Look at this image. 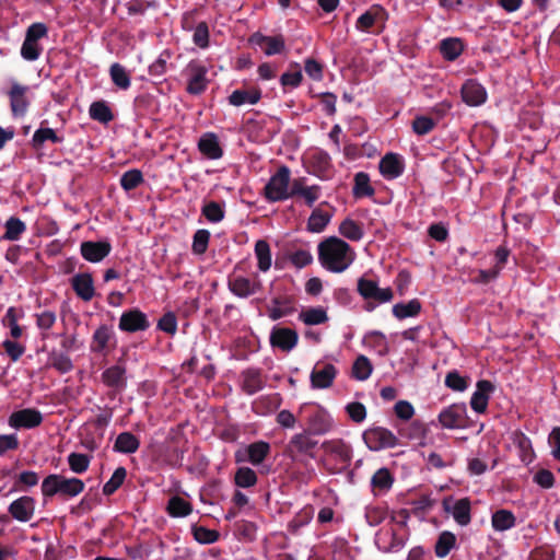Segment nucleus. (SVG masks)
<instances>
[{
    "label": "nucleus",
    "instance_id": "bb28decb",
    "mask_svg": "<svg viewBox=\"0 0 560 560\" xmlns=\"http://www.w3.org/2000/svg\"><path fill=\"white\" fill-rule=\"evenodd\" d=\"M198 149L210 160L220 159L223 154L218 137L214 133L203 135L198 142Z\"/></svg>",
    "mask_w": 560,
    "mask_h": 560
},
{
    "label": "nucleus",
    "instance_id": "864d4df0",
    "mask_svg": "<svg viewBox=\"0 0 560 560\" xmlns=\"http://www.w3.org/2000/svg\"><path fill=\"white\" fill-rule=\"evenodd\" d=\"M143 183V175L140 170L133 168L125 172L120 177V185L126 190H132Z\"/></svg>",
    "mask_w": 560,
    "mask_h": 560
},
{
    "label": "nucleus",
    "instance_id": "4d7b16f0",
    "mask_svg": "<svg viewBox=\"0 0 560 560\" xmlns=\"http://www.w3.org/2000/svg\"><path fill=\"white\" fill-rule=\"evenodd\" d=\"M210 32L209 26L206 22H199L192 33V42L196 46L201 49L209 47Z\"/></svg>",
    "mask_w": 560,
    "mask_h": 560
},
{
    "label": "nucleus",
    "instance_id": "ddd939ff",
    "mask_svg": "<svg viewBox=\"0 0 560 560\" xmlns=\"http://www.w3.org/2000/svg\"><path fill=\"white\" fill-rule=\"evenodd\" d=\"M8 422L13 429H33L42 424L43 415L37 409L25 408L12 412Z\"/></svg>",
    "mask_w": 560,
    "mask_h": 560
},
{
    "label": "nucleus",
    "instance_id": "c85d7f7f",
    "mask_svg": "<svg viewBox=\"0 0 560 560\" xmlns=\"http://www.w3.org/2000/svg\"><path fill=\"white\" fill-rule=\"evenodd\" d=\"M311 434L308 430L294 434L289 442V451L291 453L308 454L317 445Z\"/></svg>",
    "mask_w": 560,
    "mask_h": 560
},
{
    "label": "nucleus",
    "instance_id": "cd10ccee",
    "mask_svg": "<svg viewBox=\"0 0 560 560\" xmlns=\"http://www.w3.org/2000/svg\"><path fill=\"white\" fill-rule=\"evenodd\" d=\"M102 382L112 388L122 389L126 386V370L121 365H113L102 373Z\"/></svg>",
    "mask_w": 560,
    "mask_h": 560
},
{
    "label": "nucleus",
    "instance_id": "f03ea898",
    "mask_svg": "<svg viewBox=\"0 0 560 560\" xmlns=\"http://www.w3.org/2000/svg\"><path fill=\"white\" fill-rule=\"evenodd\" d=\"M84 482L79 478H67L61 475L51 474L42 482V493L44 497H54L61 494L73 498L84 490Z\"/></svg>",
    "mask_w": 560,
    "mask_h": 560
},
{
    "label": "nucleus",
    "instance_id": "c9c22d12",
    "mask_svg": "<svg viewBox=\"0 0 560 560\" xmlns=\"http://www.w3.org/2000/svg\"><path fill=\"white\" fill-rule=\"evenodd\" d=\"M331 217L332 214L328 211L319 208L314 209L307 220V230L312 233L323 232L330 222Z\"/></svg>",
    "mask_w": 560,
    "mask_h": 560
},
{
    "label": "nucleus",
    "instance_id": "4be33fe9",
    "mask_svg": "<svg viewBox=\"0 0 560 560\" xmlns=\"http://www.w3.org/2000/svg\"><path fill=\"white\" fill-rule=\"evenodd\" d=\"M462 98L469 106H479L486 102L487 92L477 81L468 80L462 86Z\"/></svg>",
    "mask_w": 560,
    "mask_h": 560
},
{
    "label": "nucleus",
    "instance_id": "c756f323",
    "mask_svg": "<svg viewBox=\"0 0 560 560\" xmlns=\"http://www.w3.org/2000/svg\"><path fill=\"white\" fill-rule=\"evenodd\" d=\"M299 319L307 326H314L327 323L329 317L324 307L315 306L301 311Z\"/></svg>",
    "mask_w": 560,
    "mask_h": 560
},
{
    "label": "nucleus",
    "instance_id": "37998d69",
    "mask_svg": "<svg viewBox=\"0 0 560 560\" xmlns=\"http://www.w3.org/2000/svg\"><path fill=\"white\" fill-rule=\"evenodd\" d=\"M110 79L114 84L121 89L128 90L131 84L130 74L127 72L124 66L120 63H113L109 69Z\"/></svg>",
    "mask_w": 560,
    "mask_h": 560
},
{
    "label": "nucleus",
    "instance_id": "052dcab7",
    "mask_svg": "<svg viewBox=\"0 0 560 560\" xmlns=\"http://www.w3.org/2000/svg\"><path fill=\"white\" fill-rule=\"evenodd\" d=\"M127 471L124 467H118L110 479L104 485L103 493L106 495L113 494L124 482Z\"/></svg>",
    "mask_w": 560,
    "mask_h": 560
},
{
    "label": "nucleus",
    "instance_id": "a211bd4d",
    "mask_svg": "<svg viewBox=\"0 0 560 560\" xmlns=\"http://www.w3.org/2000/svg\"><path fill=\"white\" fill-rule=\"evenodd\" d=\"M299 336L294 329L287 327H273L270 332V343L282 351H291L298 343Z\"/></svg>",
    "mask_w": 560,
    "mask_h": 560
},
{
    "label": "nucleus",
    "instance_id": "58836bf2",
    "mask_svg": "<svg viewBox=\"0 0 560 560\" xmlns=\"http://www.w3.org/2000/svg\"><path fill=\"white\" fill-rule=\"evenodd\" d=\"M114 339V332L107 326H101L93 335V351L103 353Z\"/></svg>",
    "mask_w": 560,
    "mask_h": 560
},
{
    "label": "nucleus",
    "instance_id": "8fccbe9b",
    "mask_svg": "<svg viewBox=\"0 0 560 560\" xmlns=\"http://www.w3.org/2000/svg\"><path fill=\"white\" fill-rule=\"evenodd\" d=\"M32 141L35 148H40L45 141L60 143L63 141V138L59 137L51 128H39L34 132Z\"/></svg>",
    "mask_w": 560,
    "mask_h": 560
},
{
    "label": "nucleus",
    "instance_id": "6ab92c4d",
    "mask_svg": "<svg viewBox=\"0 0 560 560\" xmlns=\"http://www.w3.org/2000/svg\"><path fill=\"white\" fill-rule=\"evenodd\" d=\"M380 172L386 179H395L405 171V161L397 153H386L380 161Z\"/></svg>",
    "mask_w": 560,
    "mask_h": 560
},
{
    "label": "nucleus",
    "instance_id": "5701e85b",
    "mask_svg": "<svg viewBox=\"0 0 560 560\" xmlns=\"http://www.w3.org/2000/svg\"><path fill=\"white\" fill-rule=\"evenodd\" d=\"M71 285L75 294L85 302L91 301L95 295L94 281L92 276L88 272L73 276Z\"/></svg>",
    "mask_w": 560,
    "mask_h": 560
},
{
    "label": "nucleus",
    "instance_id": "de8ad7c7",
    "mask_svg": "<svg viewBox=\"0 0 560 560\" xmlns=\"http://www.w3.org/2000/svg\"><path fill=\"white\" fill-rule=\"evenodd\" d=\"M90 117L93 120L107 124L113 119V114L110 108L107 106L105 102H94L91 104L89 109Z\"/></svg>",
    "mask_w": 560,
    "mask_h": 560
},
{
    "label": "nucleus",
    "instance_id": "c03bdc74",
    "mask_svg": "<svg viewBox=\"0 0 560 560\" xmlns=\"http://www.w3.org/2000/svg\"><path fill=\"white\" fill-rule=\"evenodd\" d=\"M456 544V537L451 532H442L438 538V541L435 544V555L439 558L446 557L451 550L455 547Z\"/></svg>",
    "mask_w": 560,
    "mask_h": 560
},
{
    "label": "nucleus",
    "instance_id": "09e8293b",
    "mask_svg": "<svg viewBox=\"0 0 560 560\" xmlns=\"http://www.w3.org/2000/svg\"><path fill=\"white\" fill-rule=\"evenodd\" d=\"M463 51V44L458 38H446L441 42V54L446 60H455Z\"/></svg>",
    "mask_w": 560,
    "mask_h": 560
},
{
    "label": "nucleus",
    "instance_id": "4c0bfd02",
    "mask_svg": "<svg viewBox=\"0 0 560 560\" xmlns=\"http://www.w3.org/2000/svg\"><path fill=\"white\" fill-rule=\"evenodd\" d=\"M491 524L494 530L504 532L515 526V516L509 510H498L491 517Z\"/></svg>",
    "mask_w": 560,
    "mask_h": 560
},
{
    "label": "nucleus",
    "instance_id": "13d9d810",
    "mask_svg": "<svg viewBox=\"0 0 560 560\" xmlns=\"http://www.w3.org/2000/svg\"><path fill=\"white\" fill-rule=\"evenodd\" d=\"M313 518V512L310 509L301 510L289 522L288 529L292 534H296L302 527L307 525Z\"/></svg>",
    "mask_w": 560,
    "mask_h": 560
},
{
    "label": "nucleus",
    "instance_id": "7ed1b4c3",
    "mask_svg": "<svg viewBox=\"0 0 560 560\" xmlns=\"http://www.w3.org/2000/svg\"><path fill=\"white\" fill-rule=\"evenodd\" d=\"M264 191L266 199L271 202L287 200L292 197L290 168L285 165L280 166L266 184Z\"/></svg>",
    "mask_w": 560,
    "mask_h": 560
},
{
    "label": "nucleus",
    "instance_id": "1a4fd4ad",
    "mask_svg": "<svg viewBox=\"0 0 560 560\" xmlns=\"http://www.w3.org/2000/svg\"><path fill=\"white\" fill-rule=\"evenodd\" d=\"M262 288L261 281L258 276L247 278L240 275H234L229 280L230 291L242 299L256 294Z\"/></svg>",
    "mask_w": 560,
    "mask_h": 560
},
{
    "label": "nucleus",
    "instance_id": "9b49d317",
    "mask_svg": "<svg viewBox=\"0 0 560 560\" xmlns=\"http://www.w3.org/2000/svg\"><path fill=\"white\" fill-rule=\"evenodd\" d=\"M337 369L331 363H322L318 362L315 364L311 372V386L314 389H326L329 388L336 376H337Z\"/></svg>",
    "mask_w": 560,
    "mask_h": 560
},
{
    "label": "nucleus",
    "instance_id": "6e6552de",
    "mask_svg": "<svg viewBox=\"0 0 560 560\" xmlns=\"http://www.w3.org/2000/svg\"><path fill=\"white\" fill-rule=\"evenodd\" d=\"M322 447L327 460H332L337 469L346 467L351 460V447L342 440L325 441Z\"/></svg>",
    "mask_w": 560,
    "mask_h": 560
},
{
    "label": "nucleus",
    "instance_id": "2eb2a0df",
    "mask_svg": "<svg viewBox=\"0 0 560 560\" xmlns=\"http://www.w3.org/2000/svg\"><path fill=\"white\" fill-rule=\"evenodd\" d=\"M149 320L138 308L124 312L119 319V329L127 332L142 331L149 328Z\"/></svg>",
    "mask_w": 560,
    "mask_h": 560
},
{
    "label": "nucleus",
    "instance_id": "680f3d73",
    "mask_svg": "<svg viewBox=\"0 0 560 560\" xmlns=\"http://www.w3.org/2000/svg\"><path fill=\"white\" fill-rule=\"evenodd\" d=\"M436 126V120L428 116H416L412 121V130L419 136L431 132Z\"/></svg>",
    "mask_w": 560,
    "mask_h": 560
},
{
    "label": "nucleus",
    "instance_id": "79ce46f5",
    "mask_svg": "<svg viewBox=\"0 0 560 560\" xmlns=\"http://www.w3.org/2000/svg\"><path fill=\"white\" fill-rule=\"evenodd\" d=\"M5 232L3 234V238L8 241H18L21 238L22 234L26 231L25 223L15 217H10L5 224Z\"/></svg>",
    "mask_w": 560,
    "mask_h": 560
},
{
    "label": "nucleus",
    "instance_id": "f8f14e48",
    "mask_svg": "<svg viewBox=\"0 0 560 560\" xmlns=\"http://www.w3.org/2000/svg\"><path fill=\"white\" fill-rule=\"evenodd\" d=\"M467 419L465 404H453L443 409L439 415V421L445 429L464 428Z\"/></svg>",
    "mask_w": 560,
    "mask_h": 560
},
{
    "label": "nucleus",
    "instance_id": "774afa93",
    "mask_svg": "<svg viewBox=\"0 0 560 560\" xmlns=\"http://www.w3.org/2000/svg\"><path fill=\"white\" fill-rule=\"evenodd\" d=\"M548 444L551 450V456L560 462V427H556L551 430L548 436Z\"/></svg>",
    "mask_w": 560,
    "mask_h": 560
},
{
    "label": "nucleus",
    "instance_id": "bf43d9fd",
    "mask_svg": "<svg viewBox=\"0 0 560 560\" xmlns=\"http://www.w3.org/2000/svg\"><path fill=\"white\" fill-rule=\"evenodd\" d=\"M43 47L39 43L24 38L21 47V56L27 61H35L42 55Z\"/></svg>",
    "mask_w": 560,
    "mask_h": 560
},
{
    "label": "nucleus",
    "instance_id": "4468645a",
    "mask_svg": "<svg viewBox=\"0 0 560 560\" xmlns=\"http://www.w3.org/2000/svg\"><path fill=\"white\" fill-rule=\"evenodd\" d=\"M35 508V499L28 495H23L11 502L8 511L14 520L26 523L34 517Z\"/></svg>",
    "mask_w": 560,
    "mask_h": 560
},
{
    "label": "nucleus",
    "instance_id": "f257e3e1",
    "mask_svg": "<svg viewBox=\"0 0 560 560\" xmlns=\"http://www.w3.org/2000/svg\"><path fill=\"white\" fill-rule=\"evenodd\" d=\"M317 249L322 267L334 273L343 272L355 259L353 248L337 236L323 240L318 244Z\"/></svg>",
    "mask_w": 560,
    "mask_h": 560
},
{
    "label": "nucleus",
    "instance_id": "f704fd0d",
    "mask_svg": "<svg viewBox=\"0 0 560 560\" xmlns=\"http://www.w3.org/2000/svg\"><path fill=\"white\" fill-rule=\"evenodd\" d=\"M261 97V93L258 90H235L229 96V103L233 106H242L245 104L254 105Z\"/></svg>",
    "mask_w": 560,
    "mask_h": 560
},
{
    "label": "nucleus",
    "instance_id": "aec40b11",
    "mask_svg": "<svg viewBox=\"0 0 560 560\" xmlns=\"http://www.w3.org/2000/svg\"><path fill=\"white\" fill-rule=\"evenodd\" d=\"M387 14L381 7H372L357 20V28L361 32H370L374 26L384 27Z\"/></svg>",
    "mask_w": 560,
    "mask_h": 560
},
{
    "label": "nucleus",
    "instance_id": "0e129e2a",
    "mask_svg": "<svg viewBox=\"0 0 560 560\" xmlns=\"http://www.w3.org/2000/svg\"><path fill=\"white\" fill-rule=\"evenodd\" d=\"M290 262L298 269L304 268L313 262V255L307 249H298L288 255Z\"/></svg>",
    "mask_w": 560,
    "mask_h": 560
},
{
    "label": "nucleus",
    "instance_id": "338daca9",
    "mask_svg": "<svg viewBox=\"0 0 560 560\" xmlns=\"http://www.w3.org/2000/svg\"><path fill=\"white\" fill-rule=\"evenodd\" d=\"M192 534L194 538L200 544H213L219 539L218 532L208 529L202 526H194Z\"/></svg>",
    "mask_w": 560,
    "mask_h": 560
},
{
    "label": "nucleus",
    "instance_id": "5fc2aeb1",
    "mask_svg": "<svg viewBox=\"0 0 560 560\" xmlns=\"http://www.w3.org/2000/svg\"><path fill=\"white\" fill-rule=\"evenodd\" d=\"M49 365L59 373H68L73 369L71 359L65 353L52 352L48 359Z\"/></svg>",
    "mask_w": 560,
    "mask_h": 560
},
{
    "label": "nucleus",
    "instance_id": "7c9ffc66",
    "mask_svg": "<svg viewBox=\"0 0 560 560\" xmlns=\"http://www.w3.org/2000/svg\"><path fill=\"white\" fill-rule=\"evenodd\" d=\"M254 252L257 259V267L259 271L267 272L272 265L270 245L265 240H259L255 244Z\"/></svg>",
    "mask_w": 560,
    "mask_h": 560
},
{
    "label": "nucleus",
    "instance_id": "b1692460",
    "mask_svg": "<svg viewBox=\"0 0 560 560\" xmlns=\"http://www.w3.org/2000/svg\"><path fill=\"white\" fill-rule=\"evenodd\" d=\"M250 42L260 46L267 56L281 54L284 50L285 44L282 36H265L259 33L250 37Z\"/></svg>",
    "mask_w": 560,
    "mask_h": 560
},
{
    "label": "nucleus",
    "instance_id": "a18cd8bd",
    "mask_svg": "<svg viewBox=\"0 0 560 560\" xmlns=\"http://www.w3.org/2000/svg\"><path fill=\"white\" fill-rule=\"evenodd\" d=\"M21 316L22 314H19L16 308L11 306L7 310L5 315L2 318L3 325L10 328V336L13 339H19L23 334L22 327L18 324Z\"/></svg>",
    "mask_w": 560,
    "mask_h": 560
},
{
    "label": "nucleus",
    "instance_id": "423d86ee",
    "mask_svg": "<svg viewBox=\"0 0 560 560\" xmlns=\"http://www.w3.org/2000/svg\"><path fill=\"white\" fill-rule=\"evenodd\" d=\"M363 440L369 450L374 452L393 448L399 445L398 436L383 427H374L365 430L363 432Z\"/></svg>",
    "mask_w": 560,
    "mask_h": 560
},
{
    "label": "nucleus",
    "instance_id": "f3484780",
    "mask_svg": "<svg viewBox=\"0 0 560 560\" xmlns=\"http://www.w3.org/2000/svg\"><path fill=\"white\" fill-rule=\"evenodd\" d=\"M443 508L445 512L451 513L453 518L460 526H466L470 522V501L467 498L453 501L451 498L444 499Z\"/></svg>",
    "mask_w": 560,
    "mask_h": 560
},
{
    "label": "nucleus",
    "instance_id": "0eeeda50",
    "mask_svg": "<svg viewBox=\"0 0 560 560\" xmlns=\"http://www.w3.org/2000/svg\"><path fill=\"white\" fill-rule=\"evenodd\" d=\"M358 292L366 301H373L377 304L390 302L394 292L390 288H380L374 280L364 277L358 280Z\"/></svg>",
    "mask_w": 560,
    "mask_h": 560
},
{
    "label": "nucleus",
    "instance_id": "49530a36",
    "mask_svg": "<svg viewBox=\"0 0 560 560\" xmlns=\"http://www.w3.org/2000/svg\"><path fill=\"white\" fill-rule=\"evenodd\" d=\"M372 371V363L365 355H359L352 365V376L358 381L368 380Z\"/></svg>",
    "mask_w": 560,
    "mask_h": 560
},
{
    "label": "nucleus",
    "instance_id": "dca6fc26",
    "mask_svg": "<svg viewBox=\"0 0 560 560\" xmlns=\"http://www.w3.org/2000/svg\"><path fill=\"white\" fill-rule=\"evenodd\" d=\"M112 245L107 241H86L81 243L80 253L90 262H100L109 255Z\"/></svg>",
    "mask_w": 560,
    "mask_h": 560
},
{
    "label": "nucleus",
    "instance_id": "473e14b6",
    "mask_svg": "<svg viewBox=\"0 0 560 560\" xmlns=\"http://www.w3.org/2000/svg\"><path fill=\"white\" fill-rule=\"evenodd\" d=\"M422 305L418 299H412L407 303H397L393 306V315L399 319L416 317L420 314Z\"/></svg>",
    "mask_w": 560,
    "mask_h": 560
},
{
    "label": "nucleus",
    "instance_id": "393cba45",
    "mask_svg": "<svg viewBox=\"0 0 560 560\" xmlns=\"http://www.w3.org/2000/svg\"><path fill=\"white\" fill-rule=\"evenodd\" d=\"M322 188L318 185L306 186L305 178H296L292 182V197L300 196L308 207H312L320 197Z\"/></svg>",
    "mask_w": 560,
    "mask_h": 560
},
{
    "label": "nucleus",
    "instance_id": "e2e57ef3",
    "mask_svg": "<svg viewBox=\"0 0 560 560\" xmlns=\"http://www.w3.org/2000/svg\"><path fill=\"white\" fill-rule=\"evenodd\" d=\"M202 214L206 219L212 223H218L224 218V210L220 203L210 201L206 203L201 209Z\"/></svg>",
    "mask_w": 560,
    "mask_h": 560
},
{
    "label": "nucleus",
    "instance_id": "a19ab883",
    "mask_svg": "<svg viewBox=\"0 0 560 560\" xmlns=\"http://www.w3.org/2000/svg\"><path fill=\"white\" fill-rule=\"evenodd\" d=\"M264 387V382L260 373L256 370H247L243 373V389L253 395Z\"/></svg>",
    "mask_w": 560,
    "mask_h": 560
},
{
    "label": "nucleus",
    "instance_id": "ea45409f",
    "mask_svg": "<svg viewBox=\"0 0 560 560\" xmlns=\"http://www.w3.org/2000/svg\"><path fill=\"white\" fill-rule=\"evenodd\" d=\"M192 511L191 504L185 499L175 495L168 500L167 512L173 517H185Z\"/></svg>",
    "mask_w": 560,
    "mask_h": 560
},
{
    "label": "nucleus",
    "instance_id": "3c124183",
    "mask_svg": "<svg viewBox=\"0 0 560 560\" xmlns=\"http://www.w3.org/2000/svg\"><path fill=\"white\" fill-rule=\"evenodd\" d=\"M234 480L237 487L249 488L257 483V475L249 467H240L235 472Z\"/></svg>",
    "mask_w": 560,
    "mask_h": 560
},
{
    "label": "nucleus",
    "instance_id": "2f4dec72",
    "mask_svg": "<svg viewBox=\"0 0 560 560\" xmlns=\"http://www.w3.org/2000/svg\"><path fill=\"white\" fill-rule=\"evenodd\" d=\"M140 446L139 439L130 432H122L118 434L114 443V451L124 454H132L138 451Z\"/></svg>",
    "mask_w": 560,
    "mask_h": 560
},
{
    "label": "nucleus",
    "instance_id": "412c9836",
    "mask_svg": "<svg viewBox=\"0 0 560 560\" xmlns=\"http://www.w3.org/2000/svg\"><path fill=\"white\" fill-rule=\"evenodd\" d=\"M493 389L494 386L490 381H478L476 385V390L474 392L470 399L471 409L478 413L485 412L488 407L490 394L493 392Z\"/></svg>",
    "mask_w": 560,
    "mask_h": 560
},
{
    "label": "nucleus",
    "instance_id": "20e7f679",
    "mask_svg": "<svg viewBox=\"0 0 560 560\" xmlns=\"http://www.w3.org/2000/svg\"><path fill=\"white\" fill-rule=\"evenodd\" d=\"M209 65L200 59L190 60L183 70L186 79V91L191 95L203 93L209 84Z\"/></svg>",
    "mask_w": 560,
    "mask_h": 560
},
{
    "label": "nucleus",
    "instance_id": "e433bc0d",
    "mask_svg": "<svg viewBox=\"0 0 560 560\" xmlns=\"http://www.w3.org/2000/svg\"><path fill=\"white\" fill-rule=\"evenodd\" d=\"M248 462L257 466L261 464L270 453V445L267 442L258 441L246 448Z\"/></svg>",
    "mask_w": 560,
    "mask_h": 560
},
{
    "label": "nucleus",
    "instance_id": "39448f33",
    "mask_svg": "<svg viewBox=\"0 0 560 560\" xmlns=\"http://www.w3.org/2000/svg\"><path fill=\"white\" fill-rule=\"evenodd\" d=\"M299 413L305 417L307 430L312 434H326L334 427V420L330 413L317 405L301 406Z\"/></svg>",
    "mask_w": 560,
    "mask_h": 560
},
{
    "label": "nucleus",
    "instance_id": "69168bd1",
    "mask_svg": "<svg viewBox=\"0 0 560 560\" xmlns=\"http://www.w3.org/2000/svg\"><path fill=\"white\" fill-rule=\"evenodd\" d=\"M445 385L453 390L464 392L468 387V380L457 371H452L446 374Z\"/></svg>",
    "mask_w": 560,
    "mask_h": 560
},
{
    "label": "nucleus",
    "instance_id": "72a5a7b5",
    "mask_svg": "<svg viewBox=\"0 0 560 560\" xmlns=\"http://www.w3.org/2000/svg\"><path fill=\"white\" fill-rule=\"evenodd\" d=\"M338 231L340 235L352 242H359L364 236L362 223H359L350 218L345 219L340 223Z\"/></svg>",
    "mask_w": 560,
    "mask_h": 560
},
{
    "label": "nucleus",
    "instance_id": "a878e982",
    "mask_svg": "<svg viewBox=\"0 0 560 560\" xmlns=\"http://www.w3.org/2000/svg\"><path fill=\"white\" fill-rule=\"evenodd\" d=\"M394 476L383 467L377 469L371 478V488L374 495H384L393 487Z\"/></svg>",
    "mask_w": 560,
    "mask_h": 560
},
{
    "label": "nucleus",
    "instance_id": "9d476101",
    "mask_svg": "<svg viewBox=\"0 0 560 560\" xmlns=\"http://www.w3.org/2000/svg\"><path fill=\"white\" fill-rule=\"evenodd\" d=\"M28 91V86L12 81L8 96L13 117H24L27 113L30 106V100L27 97Z\"/></svg>",
    "mask_w": 560,
    "mask_h": 560
},
{
    "label": "nucleus",
    "instance_id": "603ef678",
    "mask_svg": "<svg viewBox=\"0 0 560 560\" xmlns=\"http://www.w3.org/2000/svg\"><path fill=\"white\" fill-rule=\"evenodd\" d=\"M67 460L71 471H73L74 474H83L84 471H86L91 462L90 457L86 454L74 452L68 455Z\"/></svg>",
    "mask_w": 560,
    "mask_h": 560
},
{
    "label": "nucleus",
    "instance_id": "6e6d98bb",
    "mask_svg": "<svg viewBox=\"0 0 560 560\" xmlns=\"http://www.w3.org/2000/svg\"><path fill=\"white\" fill-rule=\"evenodd\" d=\"M353 192L355 196H372L374 189L370 185V177L366 173L360 172L354 176Z\"/></svg>",
    "mask_w": 560,
    "mask_h": 560
}]
</instances>
